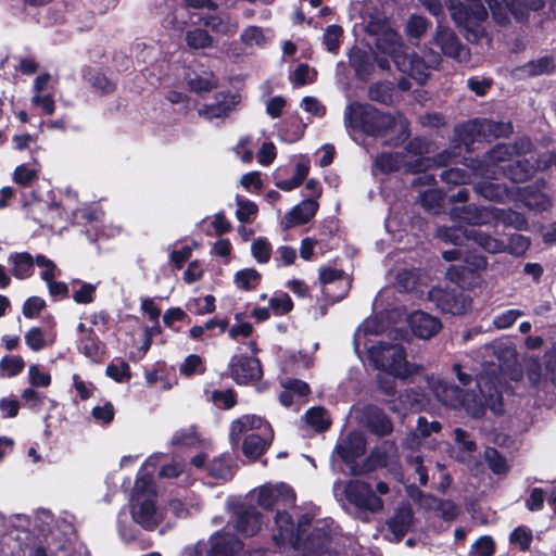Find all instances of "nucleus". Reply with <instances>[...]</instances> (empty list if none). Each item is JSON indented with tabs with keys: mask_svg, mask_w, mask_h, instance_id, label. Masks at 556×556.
Wrapping results in <instances>:
<instances>
[{
	"mask_svg": "<svg viewBox=\"0 0 556 556\" xmlns=\"http://www.w3.org/2000/svg\"><path fill=\"white\" fill-rule=\"evenodd\" d=\"M117 530L121 539L125 542H131L136 539L137 529L128 520V516L125 511H121L117 518Z\"/></svg>",
	"mask_w": 556,
	"mask_h": 556,
	"instance_id": "052dcab7",
	"label": "nucleus"
},
{
	"mask_svg": "<svg viewBox=\"0 0 556 556\" xmlns=\"http://www.w3.org/2000/svg\"><path fill=\"white\" fill-rule=\"evenodd\" d=\"M38 172L39 170L36 167H30L27 164H21L14 169L12 179L21 187H28L37 178Z\"/></svg>",
	"mask_w": 556,
	"mask_h": 556,
	"instance_id": "6e6d98bb",
	"label": "nucleus"
},
{
	"mask_svg": "<svg viewBox=\"0 0 556 556\" xmlns=\"http://www.w3.org/2000/svg\"><path fill=\"white\" fill-rule=\"evenodd\" d=\"M388 336L395 342L377 341L368 346V358L375 368L386 371L400 379H408L420 370V366L406 361V352L400 341L405 340L406 333L399 329H391Z\"/></svg>",
	"mask_w": 556,
	"mask_h": 556,
	"instance_id": "0eeeda50",
	"label": "nucleus"
},
{
	"mask_svg": "<svg viewBox=\"0 0 556 556\" xmlns=\"http://www.w3.org/2000/svg\"><path fill=\"white\" fill-rule=\"evenodd\" d=\"M366 442L363 433L351 432L337 445V453L349 465L365 453Z\"/></svg>",
	"mask_w": 556,
	"mask_h": 556,
	"instance_id": "a878e982",
	"label": "nucleus"
},
{
	"mask_svg": "<svg viewBox=\"0 0 556 556\" xmlns=\"http://www.w3.org/2000/svg\"><path fill=\"white\" fill-rule=\"evenodd\" d=\"M407 321L413 333L424 340L434 337L442 328L439 318L422 311L413 312Z\"/></svg>",
	"mask_w": 556,
	"mask_h": 556,
	"instance_id": "5701e85b",
	"label": "nucleus"
},
{
	"mask_svg": "<svg viewBox=\"0 0 556 556\" xmlns=\"http://www.w3.org/2000/svg\"><path fill=\"white\" fill-rule=\"evenodd\" d=\"M25 343L34 352L43 350L45 348L52 345L54 339L48 338L45 332L38 328L33 327L25 333Z\"/></svg>",
	"mask_w": 556,
	"mask_h": 556,
	"instance_id": "a18cd8bd",
	"label": "nucleus"
},
{
	"mask_svg": "<svg viewBox=\"0 0 556 556\" xmlns=\"http://www.w3.org/2000/svg\"><path fill=\"white\" fill-rule=\"evenodd\" d=\"M241 548L242 544L235 535L216 532L211 536V548L207 556H236Z\"/></svg>",
	"mask_w": 556,
	"mask_h": 556,
	"instance_id": "cd10ccee",
	"label": "nucleus"
},
{
	"mask_svg": "<svg viewBox=\"0 0 556 556\" xmlns=\"http://www.w3.org/2000/svg\"><path fill=\"white\" fill-rule=\"evenodd\" d=\"M348 501L356 507L370 510L372 513L382 509V501L371 490L370 485L359 480L351 481L345 486Z\"/></svg>",
	"mask_w": 556,
	"mask_h": 556,
	"instance_id": "f3484780",
	"label": "nucleus"
},
{
	"mask_svg": "<svg viewBox=\"0 0 556 556\" xmlns=\"http://www.w3.org/2000/svg\"><path fill=\"white\" fill-rule=\"evenodd\" d=\"M387 330L381 317L375 316L367 318L356 329L354 334V349L359 353L362 349L368 352V346L376 344L371 337L382 334Z\"/></svg>",
	"mask_w": 556,
	"mask_h": 556,
	"instance_id": "4be33fe9",
	"label": "nucleus"
},
{
	"mask_svg": "<svg viewBox=\"0 0 556 556\" xmlns=\"http://www.w3.org/2000/svg\"><path fill=\"white\" fill-rule=\"evenodd\" d=\"M261 280V275L253 268H244L235 275V285L238 289L249 291L254 289Z\"/></svg>",
	"mask_w": 556,
	"mask_h": 556,
	"instance_id": "de8ad7c7",
	"label": "nucleus"
},
{
	"mask_svg": "<svg viewBox=\"0 0 556 556\" xmlns=\"http://www.w3.org/2000/svg\"><path fill=\"white\" fill-rule=\"evenodd\" d=\"M430 151V144L422 138H415L412 140L406 152L403 153L405 160H407V172L419 173L429 169L432 164L441 165L446 160L444 155H440L438 160L432 161L429 157L424 156L425 153Z\"/></svg>",
	"mask_w": 556,
	"mask_h": 556,
	"instance_id": "2eb2a0df",
	"label": "nucleus"
},
{
	"mask_svg": "<svg viewBox=\"0 0 556 556\" xmlns=\"http://www.w3.org/2000/svg\"><path fill=\"white\" fill-rule=\"evenodd\" d=\"M375 166L382 173H390L404 168L407 172V160L404 154L396 153H381L375 160Z\"/></svg>",
	"mask_w": 556,
	"mask_h": 556,
	"instance_id": "ea45409f",
	"label": "nucleus"
},
{
	"mask_svg": "<svg viewBox=\"0 0 556 556\" xmlns=\"http://www.w3.org/2000/svg\"><path fill=\"white\" fill-rule=\"evenodd\" d=\"M78 350L91 361H98L101 356V349L98 337L92 329H88L78 343Z\"/></svg>",
	"mask_w": 556,
	"mask_h": 556,
	"instance_id": "37998d69",
	"label": "nucleus"
},
{
	"mask_svg": "<svg viewBox=\"0 0 556 556\" xmlns=\"http://www.w3.org/2000/svg\"><path fill=\"white\" fill-rule=\"evenodd\" d=\"M532 143L522 138L515 146L498 144L490 151L482 161L472 167L473 174L480 178L475 184L478 194L490 201L503 202L513 197V190L503 181L501 176L513 182L527 180L534 172V165L526 159H515L531 151Z\"/></svg>",
	"mask_w": 556,
	"mask_h": 556,
	"instance_id": "f257e3e1",
	"label": "nucleus"
},
{
	"mask_svg": "<svg viewBox=\"0 0 556 556\" xmlns=\"http://www.w3.org/2000/svg\"><path fill=\"white\" fill-rule=\"evenodd\" d=\"M522 198L526 206L531 210L546 211L552 205L551 199L541 191L527 190Z\"/></svg>",
	"mask_w": 556,
	"mask_h": 556,
	"instance_id": "603ef678",
	"label": "nucleus"
},
{
	"mask_svg": "<svg viewBox=\"0 0 556 556\" xmlns=\"http://www.w3.org/2000/svg\"><path fill=\"white\" fill-rule=\"evenodd\" d=\"M343 30L338 25H330L324 34V43L329 52L336 53L340 46V39Z\"/></svg>",
	"mask_w": 556,
	"mask_h": 556,
	"instance_id": "e2e57ef3",
	"label": "nucleus"
},
{
	"mask_svg": "<svg viewBox=\"0 0 556 556\" xmlns=\"http://www.w3.org/2000/svg\"><path fill=\"white\" fill-rule=\"evenodd\" d=\"M494 542L490 536H482L477 540L470 551V556H492Z\"/></svg>",
	"mask_w": 556,
	"mask_h": 556,
	"instance_id": "774afa93",
	"label": "nucleus"
},
{
	"mask_svg": "<svg viewBox=\"0 0 556 556\" xmlns=\"http://www.w3.org/2000/svg\"><path fill=\"white\" fill-rule=\"evenodd\" d=\"M187 45L194 50L213 46V38L202 28L190 29L186 33Z\"/></svg>",
	"mask_w": 556,
	"mask_h": 556,
	"instance_id": "09e8293b",
	"label": "nucleus"
},
{
	"mask_svg": "<svg viewBox=\"0 0 556 556\" xmlns=\"http://www.w3.org/2000/svg\"><path fill=\"white\" fill-rule=\"evenodd\" d=\"M253 432L273 437L270 425L256 415H244L232 421L230 427V438L233 443H238L241 435L245 438Z\"/></svg>",
	"mask_w": 556,
	"mask_h": 556,
	"instance_id": "aec40b11",
	"label": "nucleus"
},
{
	"mask_svg": "<svg viewBox=\"0 0 556 556\" xmlns=\"http://www.w3.org/2000/svg\"><path fill=\"white\" fill-rule=\"evenodd\" d=\"M240 98L233 93H218L216 102L206 104L198 110L199 116L205 119L222 118L231 112L239 103Z\"/></svg>",
	"mask_w": 556,
	"mask_h": 556,
	"instance_id": "393cba45",
	"label": "nucleus"
},
{
	"mask_svg": "<svg viewBox=\"0 0 556 556\" xmlns=\"http://www.w3.org/2000/svg\"><path fill=\"white\" fill-rule=\"evenodd\" d=\"M205 371V364L203 358L198 354L188 355L179 365V372L185 377L193 375H202Z\"/></svg>",
	"mask_w": 556,
	"mask_h": 556,
	"instance_id": "8fccbe9b",
	"label": "nucleus"
},
{
	"mask_svg": "<svg viewBox=\"0 0 556 556\" xmlns=\"http://www.w3.org/2000/svg\"><path fill=\"white\" fill-rule=\"evenodd\" d=\"M161 455L150 456L142 465L130 498V515L135 523L147 530L154 529L163 519V511L155 502L156 492L152 480L151 467L154 469Z\"/></svg>",
	"mask_w": 556,
	"mask_h": 556,
	"instance_id": "423d86ee",
	"label": "nucleus"
},
{
	"mask_svg": "<svg viewBox=\"0 0 556 556\" xmlns=\"http://www.w3.org/2000/svg\"><path fill=\"white\" fill-rule=\"evenodd\" d=\"M446 0V7L455 23L467 30L468 40H477L483 35L481 24L488 16L484 4L488 5L492 17L498 24L508 21V13L517 18L523 16L521 7L530 10H539L543 7L542 0Z\"/></svg>",
	"mask_w": 556,
	"mask_h": 556,
	"instance_id": "20e7f679",
	"label": "nucleus"
},
{
	"mask_svg": "<svg viewBox=\"0 0 556 556\" xmlns=\"http://www.w3.org/2000/svg\"><path fill=\"white\" fill-rule=\"evenodd\" d=\"M305 420L318 431L326 430L330 425V418L323 407H313L305 414Z\"/></svg>",
	"mask_w": 556,
	"mask_h": 556,
	"instance_id": "864d4df0",
	"label": "nucleus"
},
{
	"mask_svg": "<svg viewBox=\"0 0 556 556\" xmlns=\"http://www.w3.org/2000/svg\"><path fill=\"white\" fill-rule=\"evenodd\" d=\"M270 38V31L257 26H249L241 34V40L247 46H264Z\"/></svg>",
	"mask_w": 556,
	"mask_h": 556,
	"instance_id": "49530a36",
	"label": "nucleus"
},
{
	"mask_svg": "<svg viewBox=\"0 0 556 556\" xmlns=\"http://www.w3.org/2000/svg\"><path fill=\"white\" fill-rule=\"evenodd\" d=\"M285 389L280 393V403L286 406H292L308 394L309 387L306 382L296 379H285L281 381Z\"/></svg>",
	"mask_w": 556,
	"mask_h": 556,
	"instance_id": "c756f323",
	"label": "nucleus"
},
{
	"mask_svg": "<svg viewBox=\"0 0 556 556\" xmlns=\"http://www.w3.org/2000/svg\"><path fill=\"white\" fill-rule=\"evenodd\" d=\"M462 129L471 138V141L506 137L513 130L509 123L493 122L489 119H476L468 122L462 126Z\"/></svg>",
	"mask_w": 556,
	"mask_h": 556,
	"instance_id": "dca6fc26",
	"label": "nucleus"
},
{
	"mask_svg": "<svg viewBox=\"0 0 556 556\" xmlns=\"http://www.w3.org/2000/svg\"><path fill=\"white\" fill-rule=\"evenodd\" d=\"M367 424L372 432L380 435L388 434L392 430L389 418L378 408H370L368 410Z\"/></svg>",
	"mask_w": 556,
	"mask_h": 556,
	"instance_id": "c03bdc74",
	"label": "nucleus"
},
{
	"mask_svg": "<svg viewBox=\"0 0 556 556\" xmlns=\"http://www.w3.org/2000/svg\"><path fill=\"white\" fill-rule=\"evenodd\" d=\"M257 213V205L242 198H237L236 216L241 223H250Z\"/></svg>",
	"mask_w": 556,
	"mask_h": 556,
	"instance_id": "4d7b16f0",
	"label": "nucleus"
},
{
	"mask_svg": "<svg viewBox=\"0 0 556 556\" xmlns=\"http://www.w3.org/2000/svg\"><path fill=\"white\" fill-rule=\"evenodd\" d=\"M532 539V531L525 526L517 527L509 535L510 543L518 545L522 551L530 547Z\"/></svg>",
	"mask_w": 556,
	"mask_h": 556,
	"instance_id": "680f3d73",
	"label": "nucleus"
},
{
	"mask_svg": "<svg viewBox=\"0 0 556 556\" xmlns=\"http://www.w3.org/2000/svg\"><path fill=\"white\" fill-rule=\"evenodd\" d=\"M484 458L491 471L495 475H506L508 471V464L495 448L488 447L484 451Z\"/></svg>",
	"mask_w": 556,
	"mask_h": 556,
	"instance_id": "3c124183",
	"label": "nucleus"
},
{
	"mask_svg": "<svg viewBox=\"0 0 556 556\" xmlns=\"http://www.w3.org/2000/svg\"><path fill=\"white\" fill-rule=\"evenodd\" d=\"M349 60L351 66L355 72V75L359 79H368L375 70L374 61L370 53L359 48H353L351 50V52L349 53Z\"/></svg>",
	"mask_w": 556,
	"mask_h": 556,
	"instance_id": "2f4dec72",
	"label": "nucleus"
},
{
	"mask_svg": "<svg viewBox=\"0 0 556 556\" xmlns=\"http://www.w3.org/2000/svg\"><path fill=\"white\" fill-rule=\"evenodd\" d=\"M229 374L238 384H247L262 376L260 361L255 357L235 355L229 363Z\"/></svg>",
	"mask_w": 556,
	"mask_h": 556,
	"instance_id": "6ab92c4d",
	"label": "nucleus"
},
{
	"mask_svg": "<svg viewBox=\"0 0 556 556\" xmlns=\"http://www.w3.org/2000/svg\"><path fill=\"white\" fill-rule=\"evenodd\" d=\"M500 366L492 364L477 376V388L482 397L476 394H463L455 386H450L440 378L428 377L427 383L433 395L445 406L465 409L472 417L483 414L485 406H489L494 414H501L502 395Z\"/></svg>",
	"mask_w": 556,
	"mask_h": 556,
	"instance_id": "7ed1b4c3",
	"label": "nucleus"
},
{
	"mask_svg": "<svg viewBox=\"0 0 556 556\" xmlns=\"http://www.w3.org/2000/svg\"><path fill=\"white\" fill-rule=\"evenodd\" d=\"M505 244V250L503 252H509L514 255H522L530 247V241L522 235H513L509 238L508 243L504 240H501Z\"/></svg>",
	"mask_w": 556,
	"mask_h": 556,
	"instance_id": "69168bd1",
	"label": "nucleus"
},
{
	"mask_svg": "<svg viewBox=\"0 0 556 556\" xmlns=\"http://www.w3.org/2000/svg\"><path fill=\"white\" fill-rule=\"evenodd\" d=\"M388 406L392 412L401 415L426 407L424 394L414 389L404 390L395 399L390 400Z\"/></svg>",
	"mask_w": 556,
	"mask_h": 556,
	"instance_id": "bb28decb",
	"label": "nucleus"
},
{
	"mask_svg": "<svg viewBox=\"0 0 556 556\" xmlns=\"http://www.w3.org/2000/svg\"><path fill=\"white\" fill-rule=\"evenodd\" d=\"M8 263L11 266L12 275L20 280L27 279L34 274L36 258L27 252H15L8 256Z\"/></svg>",
	"mask_w": 556,
	"mask_h": 556,
	"instance_id": "7c9ffc66",
	"label": "nucleus"
},
{
	"mask_svg": "<svg viewBox=\"0 0 556 556\" xmlns=\"http://www.w3.org/2000/svg\"><path fill=\"white\" fill-rule=\"evenodd\" d=\"M429 22L419 15H412L406 24L405 31L409 38L419 39L428 29Z\"/></svg>",
	"mask_w": 556,
	"mask_h": 556,
	"instance_id": "13d9d810",
	"label": "nucleus"
},
{
	"mask_svg": "<svg viewBox=\"0 0 556 556\" xmlns=\"http://www.w3.org/2000/svg\"><path fill=\"white\" fill-rule=\"evenodd\" d=\"M233 459L229 454H223L211 460L207 467L208 475L216 479L226 481L233 475Z\"/></svg>",
	"mask_w": 556,
	"mask_h": 556,
	"instance_id": "4c0bfd02",
	"label": "nucleus"
},
{
	"mask_svg": "<svg viewBox=\"0 0 556 556\" xmlns=\"http://www.w3.org/2000/svg\"><path fill=\"white\" fill-rule=\"evenodd\" d=\"M433 42L440 48L441 52L448 58H453L460 63L469 60V50L458 41L457 37L450 28L441 24L437 27Z\"/></svg>",
	"mask_w": 556,
	"mask_h": 556,
	"instance_id": "a211bd4d",
	"label": "nucleus"
},
{
	"mask_svg": "<svg viewBox=\"0 0 556 556\" xmlns=\"http://www.w3.org/2000/svg\"><path fill=\"white\" fill-rule=\"evenodd\" d=\"M319 280L325 286V294L333 301L342 300L350 289V279L338 269H320Z\"/></svg>",
	"mask_w": 556,
	"mask_h": 556,
	"instance_id": "412c9836",
	"label": "nucleus"
},
{
	"mask_svg": "<svg viewBox=\"0 0 556 556\" xmlns=\"http://www.w3.org/2000/svg\"><path fill=\"white\" fill-rule=\"evenodd\" d=\"M429 300L442 312L452 315L466 313L471 305V300L457 287L451 289L434 287L429 291Z\"/></svg>",
	"mask_w": 556,
	"mask_h": 556,
	"instance_id": "f8f14e48",
	"label": "nucleus"
},
{
	"mask_svg": "<svg viewBox=\"0 0 556 556\" xmlns=\"http://www.w3.org/2000/svg\"><path fill=\"white\" fill-rule=\"evenodd\" d=\"M555 68L556 64L554 59L549 55H544L516 68L514 75L516 77L548 75L552 74Z\"/></svg>",
	"mask_w": 556,
	"mask_h": 556,
	"instance_id": "473e14b6",
	"label": "nucleus"
},
{
	"mask_svg": "<svg viewBox=\"0 0 556 556\" xmlns=\"http://www.w3.org/2000/svg\"><path fill=\"white\" fill-rule=\"evenodd\" d=\"M25 367L24 359L18 355L4 356L0 361V374L5 377L17 376Z\"/></svg>",
	"mask_w": 556,
	"mask_h": 556,
	"instance_id": "5fc2aeb1",
	"label": "nucleus"
},
{
	"mask_svg": "<svg viewBox=\"0 0 556 556\" xmlns=\"http://www.w3.org/2000/svg\"><path fill=\"white\" fill-rule=\"evenodd\" d=\"M253 138L249 135L239 139L238 143L233 147L235 154L243 163H251L253 160Z\"/></svg>",
	"mask_w": 556,
	"mask_h": 556,
	"instance_id": "bf43d9fd",
	"label": "nucleus"
},
{
	"mask_svg": "<svg viewBox=\"0 0 556 556\" xmlns=\"http://www.w3.org/2000/svg\"><path fill=\"white\" fill-rule=\"evenodd\" d=\"M455 442L458 446V452L453 455L457 460L469 463L471 453L476 450V443L471 441L468 433L460 428L454 430Z\"/></svg>",
	"mask_w": 556,
	"mask_h": 556,
	"instance_id": "79ce46f5",
	"label": "nucleus"
},
{
	"mask_svg": "<svg viewBox=\"0 0 556 556\" xmlns=\"http://www.w3.org/2000/svg\"><path fill=\"white\" fill-rule=\"evenodd\" d=\"M434 182V176L428 173L421 174L414 180V185L416 186L427 185L429 187L426 190L420 191L418 201L421 206L430 213H438L443 201L442 193L438 189L432 188Z\"/></svg>",
	"mask_w": 556,
	"mask_h": 556,
	"instance_id": "b1692460",
	"label": "nucleus"
},
{
	"mask_svg": "<svg viewBox=\"0 0 556 556\" xmlns=\"http://www.w3.org/2000/svg\"><path fill=\"white\" fill-rule=\"evenodd\" d=\"M413 521V513L408 506H401L396 509L394 516L388 521V529L392 534V540L399 541L409 529Z\"/></svg>",
	"mask_w": 556,
	"mask_h": 556,
	"instance_id": "72a5a7b5",
	"label": "nucleus"
},
{
	"mask_svg": "<svg viewBox=\"0 0 556 556\" xmlns=\"http://www.w3.org/2000/svg\"><path fill=\"white\" fill-rule=\"evenodd\" d=\"M252 255L258 263H267L271 255V245L265 238L256 239L251 247Z\"/></svg>",
	"mask_w": 556,
	"mask_h": 556,
	"instance_id": "0e129e2a",
	"label": "nucleus"
},
{
	"mask_svg": "<svg viewBox=\"0 0 556 556\" xmlns=\"http://www.w3.org/2000/svg\"><path fill=\"white\" fill-rule=\"evenodd\" d=\"M365 29L376 39L377 50L389 55L396 68L415 79L419 85L424 84L430 71L440 63V54L429 50L426 60L416 53H404V43L401 36L390 26L383 12L377 10L372 0L368 1L362 11Z\"/></svg>",
	"mask_w": 556,
	"mask_h": 556,
	"instance_id": "f03ea898",
	"label": "nucleus"
},
{
	"mask_svg": "<svg viewBox=\"0 0 556 556\" xmlns=\"http://www.w3.org/2000/svg\"><path fill=\"white\" fill-rule=\"evenodd\" d=\"M36 522L45 535V543L51 556H72L74 528L65 519H54L49 510L40 509Z\"/></svg>",
	"mask_w": 556,
	"mask_h": 556,
	"instance_id": "1a4fd4ad",
	"label": "nucleus"
},
{
	"mask_svg": "<svg viewBox=\"0 0 556 556\" xmlns=\"http://www.w3.org/2000/svg\"><path fill=\"white\" fill-rule=\"evenodd\" d=\"M202 23L211 30L225 36H232L238 29V22L226 14L204 16Z\"/></svg>",
	"mask_w": 556,
	"mask_h": 556,
	"instance_id": "e433bc0d",
	"label": "nucleus"
},
{
	"mask_svg": "<svg viewBox=\"0 0 556 556\" xmlns=\"http://www.w3.org/2000/svg\"><path fill=\"white\" fill-rule=\"evenodd\" d=\"M271 440L273 437L263 435V433H250L244 438L242 452L247 457L256 459L266 451Z\"/></svg>",
	"mask_w": 556,
	"mask_h": 556,
	"instance_id": "c9c22d12",
	"label": "nucleus"
},
{
	"mask_svg": "<svg viewBox=\"0 0 556 556\" xmlns=\"http://www.w3.org/2000/svg\"><path fill=\"white\" fill-rule=\"evenodd\" d=\"M441 430V424L433 420L429 421L426 417H419L417 419V429L416 432L412 433L405 439V445L409 448H416L420 445V439L427 438L432 433H437Z\"/></svg>",
	"mask_w": 556,
	"mask_h": 556,
	"instance_id": "58836bf2",
	"label": "nucleus"
},
{
	"mask_svg": "<svg viewBox=\"0 0 556 556\" xmlns=\"http://www.w3.org/2000/svg\"><path fill=\"white\" fill-rule=\"evenodd\" d=\"M528 379L540 390H547L549 386L556 388V351L545 353L543 364L531 361L528 367Z\"/></svg>",
	"mask_w": 556,
	"mask_h": 556,
	"instance_id": "4468645a",
	"label": "nucleus"
},
{
	"mask_svg": "<svg viewBox=\"0 0 556 556\" xmlns=\"http://www.w3.org/2000/svg\"><path fill=\"white\" fill-rule=\"evenodd\" d=\"M318 210V203L314 199H306L295 205L283 218L285 228L308 223Z\"/></svg>",
	"mask_w": 556,
	"mask_h": 556,
	"instance_id": "c85d7f7f",
	"label": "nucleus"
},
{
	"mask_svg": "<svg viewBox=\"0 0 556 556\" xmlns=\"http://www.w3.org/2000/svg\"><path fill=\"white\" fill-rule=\"evenodd\" d=\"M263 523V515L255 508H248L239 514L236 529L244 535H254Z\"/></svg>",
	"mask_w": 556,
	"mask_h": 556,
	"instance_id": "f704fd0d",
	"label": "nucleus"
},
{
	"mask_svg": "<svg viewBox=\"0 0 556 556\" xmlns=\"http://www.w3.org/2000/svg\"><path fill=\"white\" fill-rule=\"evenodd\" d=\"M463 207H455L452 211V218L458 223L457 226L445 227L441 226L437 229V237L445 243L454 245H460L465 239L472 240L477 245L489 253H503L505 244L501 239H496L489 233L473 228H463L462 223L465 220L460 219L458 215H462L460 211ZM466 224H468L466 222Z\"/></svg>",
	"mask_w": 556,
	"mask_h": 556,
	"instance_id": "9d476101",
	"label": "nucleus"
},
{
	"mask_svg": "<svg viewBox=\"0 0 556 556\" xmlns=\"http://www.w3.org/2000/svg\"><path fill=\"white\" fill-rule=\"evenodd\" d=\"M173 445L206 448L208 443L202 440L193 427L180 429L172 438Z\"/></svg>",
	"mask_w": 556,
	"mask_h": 556,
	"instance_id": "a19ab883",
	"label": "nucleus"
},
{
	"mask_svg": "<svg viewBox=\"0 0 556 556\" xmlns=\"http://www.w3.org/2000/svg\"><path fill=\"white\" fill-rule=\"evenodd\" d=\"M308 523L307 516H302L295 527L287 511L278 510L275 517L276 532L273 534L275 544L278 547L290 545L295 552L294 556H323L328 551L333 522L316 521L309 533L303 539Z\"/></svg>",
	"mask_w": 556,
	"mask_h": 556,
	"instance_id": "39448f33",
	"label": "nucleus"
},
{
	"mask_svg": "<svg viewBox=\"0 0 556 556\" xmlns=\"http://www.w3.org/2000/svg\"><path fill=\"white\" fill-rule=\"evenodd\" d=\"M344 125L348 131L359 130L368 135H378L384 129L393 128L401 132L400 140L407 137V123L403 118L394 119L380 113L369 104L351 102L344 111Z\"/></svg>",
	"mask_w": 556,
	"mask_h": 556,
	"instance_id": "6e6552de",
	"label": "nucleus"
},
{
	"mask_svg": "<svg viewBox=\"0 0 556 556\" xmlns=\"http://www.w3.org/2000/svg\"><path fill=\"white\" fill-rule=\"evenodd\" d=\"M522 315L523 313L519 309H507L494 317L493 325L497 329H507L510 326H513L516 323V320Z\"/></svg>",
	"mask_w": 556,
	"mask_h": 556,
	"instance_id": "338daca9",
	"label": "nucleus"
},
{
	"mask_svg": "<svg viewBox=\"0 0 556 556\" xmlns=\"http://www.w3.org/2000/svg\"><path fill=\"white\" fill-rule=\"evenodd\" d=\"M460 213L462 215H458V217L467 222L470 226L489 225L493 222H503L505 225L522 229L527 225L526 219L519 213L504 211L493 206L477 207L473 205H467V207H464Z\"/></svg>",
	"mask_w": 556,
	"mask_h": 556,
	"instance_id": "9b49d317",
	"label": "nucleus"
},
{
	"mask_svg": "<svg viewBox=\"0 0 556 556\" xmlns=\"http://www.w3.org/2000/svg\"><path fill=\"white\" fill-rule=\"evenodd\" d=\"M257 504L265 509L274 507H292L295 504V494L286 483L264 484L253 491Z\"/></svg>",
	"mask_w": 556,
	"mask_h": 556,
	"instance_id": "ddd939ff",
	"label": "nucleus"
}]
</instances>
